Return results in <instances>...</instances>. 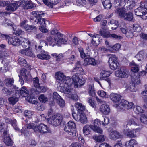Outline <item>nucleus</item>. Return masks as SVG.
Listing matches in <instances>:
<instances>
[{"label":"nucleus","mask_w":147,"mask_h":147,"mask_svg":"<svg viewBox=\"0 0 147 147\" xmlns=\"http://www.w3.org/2000/svg\"><path fill=\"white\" fill-rule=\"evenodd\" d=\"M32 14L36 18L37 20L36 23H38L40 24V26H46L47 24H50V22L48 20L41 18L44 14L43 12L33 11Z\"/></svg>","instance_id":"nucleus-1"},{"label":"nucleus","mask_w":147,"mask_h":147,"mask_svg":"<svg viewBox=\"0 0 147 147\" xmlns=\"http://www.w3.org/2000/svg\"><path fill=\"white\" fill-rule=\"evenodd\" d=\"M76 125L74 122L70 121L68 122L64 128V130L67 132L69 137L72 138L76 136Z\"/></svg>","instance_id":"nucleus-2"},{"label":"nucleus","mask_w":147,"mask_h":147,"mask_svg":"<svg viewBox=\"0 0 147 147\" xmlns=\"http://www.w3.org/2000/svg\"><path fill=\"white\" fill-rule=\"evenodd\" d=\"M0 36L6 39L9 45L12 44L13 46H18L21 43L20 37L19 38L17 37H11L9 35L1 33L0 34Z\"/></svg>","instance_id":"nucleus-3"},{"label":"nucleus","mask_w":147,"mask_h":147,"mask_svg":"<svg viewBox=\"0 0 147 147\" xmlns=\"http://www.w3.org/2000/svg\"><path fill=\"white\" fill-rule=\"evenodd\" d=\"M62 116L58 114L53 115L48 119V123L51 125L57 126L59 125L62 120Z\"/></svg>","instance_id":"nucleus-4"},{"label":"nucleus","mask_w":147,"mask_h":147,"mask_svg":"<svg viewBox=\"0 0 147 147\" xmlns=\"http://www.w3.org/2000/svg\"><path fill=\"white\" fill-rule=\"evenodd\" d=\"M18 91L17 92V97H20L21 96L23 97H26L27 96L26 98V100L30 102H31L32 100V98L30 97V96H28L29 95V92L27 88L25 86H23L20 89V91L18 90V88H17Z\"/></svg>","instance_id":"nucleus-5"},{"label":"nucleus","mask_w":147,"mask_h":147,"mask_svg":"<svg viewBox=\"0 0 147 147\" xmlns=\"http://www.w3.org/2000/svg\"><path fill=\"white\" fill-rule=\"evenodd\" d=\"M72 116L74 119L77 121H80L82 123H86L87 119L85 114L83 113H78L77 115L74 111H72Z\"/></svg>","instance_id":"nucleus-6"},{"label":"nucleus","mask_w":147,"mask_h":147,"mask_svg":"<svg viewBox=\"0 0 147 147\" xmlns=\"http://www.w3.org/2000/svg\"><path fill=\"white\" fill-rule=\"evenodd\" d=\"M39 81V79L37 77L34 78L33 79L34 86L36 88L35 91L38 93L45 92L46 90V88L44 87L40 86Z\"/></svg>","instance_id":"nucleus-7"},{"label":"nucleus","mask_w":147,"mask_h":147,"mask_svg":"<svg viewBox=\"0 0 147 147\" xmlns=\"http://www.w3.org/2000/svg\"><path fill=\"white\" fill-rule=\"evenodd\" d=\"M147 12V8L144 3H142L139 7L135 9L134 11L135 14L139 16H142Z\"/></svg>","instance_id":"nucleus-8"},{"label":"nucleus","mask_w":147,"mask_h":147,"mask_svg":"<svg viewBox=\"0 0 147 147\" xmlns=\"http://www.w3.org/2000/svg\"><path fill=\"white\" fill-rule=\"evenodd\" d=\"M63 84H64V86H63L61 84V87L63 92H64V88L67 89H71L70 87L72 84V81L71 79L68 76L65 77L63 79Z\"/></svg>","instance_id":"nucleus-9"},{"label":"nucleus","mask_w":147,"mask_h":147,"mask_svg":"<svg viewBox=\"0 0 147 147\" xmlns=\"http://www.w3.org/2000/svg\"><path fill=\"white\" fill-rule=\"evenodd\" d=\"M117 58L115 55L110 57L109 60V63L110 68L113 70L117 69L119 64L117 62Z\"/></svg>","instance_id":"nucleus-10"},{"label":"nucleus","mask_w":147,"mask_h":147,"mask_svg":"<svg viewBox=\"0 0 147 147\" xmlns=\"http://www.w3.org/2000/svg\"><path fill=\"white\" fill-rule=\"evenodd\" d=\"M2 137L3 142L6 145L11 146L13 144V141L10 138L8 130L4 131Z\"/></svg>","instance_id":"nucleus-11"},{"label":"nucleus","mask_w":147,"mask_h":147,"mask_svg":"<svg viewBox=\"0 0 147 147\" xmlns=\"http://www.w3.org/2000/svg\"><path fill=\"white\" fill-rule=\"evenodd\" d=\"M93 125H92V130L97 133L102 134L103 131L99 127L101 125L100 121L98 119H96L93 122Z\"/></svg>","instance_id":"nucleus-12"},{"label":"nucleus","mask_w":147,"mask_h":147,"mask_svg":"<svg viewBox=\"0 0 147 147\" xmlns=\"http://www.w3.org/2000/svg\"><path fill=\"white\" fill-rule=\"evenodd\" d=\"M36 132H39L42 133H45L49 132V129L47 126L43 123H41L37 126V128L35 129Z\"/></svg>","instance_id":"nucleus-13"},{"label":"nucleus","mask_w":147,"mask_h":147,"mask_svg":"<svg viewBox=\"0 0 147 147\" xmlns=\"http://www.w3.org/2000/svg\"><path fill=\"white\" fill-rule=\"evenodd\" d=\"M17 89H18L16 86H13L11 88L10 90H9L6 88H4L2 89V92L4 93L6 96H9L11 94H13V93H15V94L16 96L17 95V93L18 90Z\"/></svg>","instance_id":"nucleus-14"},{"label":"nucleus","mask_w":147,"mask_h":147,"mask_svg":"<svg viewBox=\"0 0 147 147\" xmlns=\"http://www.w3.org/2000/svg\"><path fill=\"white\" fill-rule=\"evenodd\" d=\"M121 109L125 110L129 109L133 106L134 104L131 102H129L127 100H122L119 104Z\"/></svg>","instance_id":"nucleus-15"},{"label":"nucleus","mask_w":147,"mask_h":147,"mask_svg":"<svg viewBox=\"0 0 147 147\" xmlns=\"http://www.w3.org/2000/svg\"><path fill=\"white\" fill-rule=\"evenodd\" d=\"M115 76L121 78H127L129 75L127 70L125 69L121 68L119 70L115 72Z\"/></svg>","instance_id":"nucleus-16"},{"label":"nucleus","mask_w":147,"mask_h":147,"mask_svg":"<svg viewBox=\"0 0 147 147\" xmlns=\"http://www.w3.org/2000/svg\"><path fill=\"white\" fill-rule=\"evenodd\" d=\"M19 53L22 54L26 56L33 57H35V55L32 48L30 47L26 49L20 50Z\"/></svg>","instance_id":"nucleus-17"},{"label":"nucleus","mask_w":147,"mask_h":147,"mask_svg":"<svg viewBox=\"0 0 147 147\" xmlns=\"http://www.w3.org/2000/svg\"><path fill=\"white\" fill-rule=\"evenodd\" d=\"M72 81L75 88L78 87V85L80 86L83 84V83H82V79L80 78L78 75L73 76Z\"/></svg>","instance_id":"nucleus-18"},{"label":"nucleus","mask_w":147,"mask_h":147,"mask_svg":"<svg viewBox=\"0 0 147 147\" xmlns=\"http://www.w3.org/2000/svg\"><path fill=\"white\" fill-rule=\"evenodd\" d=\"M64 93L67 94V97L75 101L78 100V97L76 94H72L71 89H68V90H67V89L64 88Z\"/></svg>","instance_id":"nucleus-19"},{"label":"nucleus","mask_w":147,"mask_h":147,"mask_svg":"<svg viewBox=\"0 0 147 147\" xmlns=\"http://www.w3.org/2000/svg\"><path fill=\"white\" fill-rule=\"evenodd\" d=\"M100 111L103 114L107 115L110 112L109 106L106 104H102L99 108Z\"/></svg>","instance_id":"nucleus-20"},{"label":"nucleus","mask_w":147,"mask_h":147,"mask_svg":"<svg viewBox=\"0 0 147 147\" xmlns=\"http://www.w3.org/2000/svg\"><path fill=\"white\" fill-rule=\"evenodd\" d=\"M57 36H55L54 38L53 39L51 36L47 37V42L46 44H47V45H49L52 46H54L55 45H57Z\"/></svg>","instance_id":"nucleus-21"},{"label":"nucleus","mask_w":147,"mask_h":147,"mask_svg":"<svg viewBox=\"0 0 147 147\" xmlns=\"http://www.w3.org/2000/svg\"><path fill=\"white\" fill-rule=\"evenodd\" d=\"M22 5L23 4V6L25 9L32 8L36 6L35 4H33L32 2L29 1H25L23 0L22 1Z\"/></svg>","instance_id":"nucleus-22"},{"label":"nucleus","mask_w":147,"mask_h":147,"mask_svg":"<svg viewBox=\"0 0 147 147\" xmlns=\"http://www.w3.org/2000/svg\"><path fill=\"white\" fill-rule=\"evenodd\" d=\"M110 98L114 102H118L121 100V96L119 94L112 93L110 94Z\"/></svg>","instance_id":"nucleus-23"},{"label":"nucleus","mask_w":147,"mask_h":147,"mask_svg":"<svg viewBox=\"0 0 147 147\" xmlns=\"http://www.w3.org/2000/svg\"><path fill=\"white\" fill-rule=\"evenodd\" d=\"M84 65L85 66L91 65L95 66L96 64L95 59L92 58H86L84 59Z\"/></svg>","instance_id":"nucleus-24"},{"label":"nucleus","mask_w":147,"mask_h":147,"mask_svg":"<svg viewBox=\"0 0 147 147\" xmlns=\"http://www.w3.org/2000/svg\"><path fill=\"white\" fill-rule=\"evenodd\" d=\"M140 122L138 119L134 117L130 119L128 121L127 124L126 125V127H127V125H131L139 126L140 125Z\"/></svg>","instance_id":"nucleus-25"},{"label":"nucleus","mask_w":147,"mask_h":147,"mask_svg":"<svg viewBox=\"0 0 147 147\" xmlns=\"http://www.w3.org/2000/svg\"><path fill=\"white\" fill-rule=\"evenodd\" d=\"M110 138L113 140H116L121 138V135L119 133L116 131H112L109 135Z\"/></svg>","instance_id":"nucleus-26"},{"label":"nucleus","mask_w":147,"mask_h":147,"mask_svg":"<svg viewBox=\"0 0 147 147\" xmlns=\"http://www.w3.org/2000/svg\"><path fill=\"white\" fill-rule=\"evenodd\" d=\"M57 45L58 46L60 45L61 44H67V40L62 38L60 34H57Z\"/></svg>","instance_id":"nucleus-27"},{"label":"nucleus","mask_w":147,"mask_h":147,"mask_svg":"<svg viewBox=\"0 0 147 147\" xmlns=\"http://www.w3.org/2000/svg\"><path fill=\"white\" fill-rule=\"evenodd\" d=\"M18 6V5L16 3H11L7 6L6 9L8 11H13L17 9Z\"/></svg>","instance_id":"nucleus-28"},{"label":"nucleus","mask_w":147,"mask_h":147,"mask_svg":"<svg viewBox=\"0 0 147 147\" xmlns=\"http://www.w3.org/2000/svg\"><path fill=\"white\" fill-rule=\"evenodd\" d=\"M125 3V6L127 8L132 9L134 6L135 2L133 0H123Z\"/></svg>","instance_id":"nucleus-29"},{"label":"nucleus","mask_w":147,"mask_h":147,"mask_svg":"<svg viewBox=\"0 0 147 147\" xmlns=\"http://www.w3.org/2000/svg\"><path fill=\"white\" fill-rule=\"evenodd\" d=\"M21 45L23 48L29 47L30 46V43L28 40L24 38L20 37Z\"/></svg>","instance_id":"nucleus-30"},{"label":"nucleus","mask_w":147,"mask_h":147,"mask_svg":"<svg viewBox=\"0 0 147 147\" xmlns=\"http://www.w3.org/2000/svg\"><path fill=\"white\" fill-rule=\"evenodd\" d=\"M92 125H86L83 128V133L86 135H88L90 133L91 130L92 129Z\"/></svg>","instance_id":"nucleus-31"},{"label":"nucleus","mask_w":147,"mask_h":147,"mask_svg":"<svg viewBox=\"0 0 147 147\" xmlns=\"http://www.w3.org/2000/svg\"><path fill=\"white\" fill-rule=\"evenodd\" d=\"M18 62L20 65L24 67H27L28 66V69L30 70L31 68L30 66L27 64V62L25 59L22 58L20 57L19 58Z\"/></svg>","instance_id":"nucleus-32"},{"label":"nucleus","mask_w":147,"mask_h":147,"mask_svg":"<svg viewBox=\"0 0 147 147\" xmlns=\"http://www.w3.org/2000/svg\"><path fill=\"white\" fill-rule=\"evenodd\" d=\"M111 74L110 71H102L100 74V79L101 80H104L105 78L109 76Z\"/></svg>","instance_id":"nucleus-33"},{"label":"nucleus","mask_w":147,"mask_h":147,"mask_svg":"<svg viewBox=\"0 0 147 147\" xmlns=\"http://www.w3.org/2000/svg\"><path fill=\"white\" fill-rule=\"evenodd\" d=\"M74 69L80 72V74H85L83 69L81 67V63L80 61H78L76 63Z\"/></svg>","instance_id":"nucleus-34"},{"label":"nucleus","mask_w":147,"mask_h":147,"mask_svg":"<svg viewBox=\"0 0 147 147\" xmlns=\"http://www.w3.org/2000/svg\"><path fill=\"white\" fill-rule=\"evenodd\" d=\"M137 142L134 139H131L129 141L126 142L125 146L126 147H134V145H137Z\"/></svg>","instance_id":"nucleus-35"},{"label":"nucleus","mask_w":147,"mask_h":147,"mask_svg":"<svg viewBox=\"0 0 147 147\" xmlns=\"http://www.w3.org/2000/svg\"><path fill=\"white\" fill-rule=\"evenodd\" d=\"M105 137L103 135H99L98 136H94L93 139L98 142L104 141L105 140Z\"/></svg>","instance_id":"nucleus-36"},{"label":"nucleus","mask_w":147,"mask_h":147,"mask_svg":"<svg viewBox=\"0 0 147 147\" xmlns=\"http://www.w3.org/2000/svg\"><path fill=\"white\" fill-rule=\"evenodd\" d=\"M14 80L13 78H8L5 80V83L7 86H11L13 84Z\"/></svg>","instance_id":"nucleus-37"},{"label":"nucleus","mask_w":147,"mask_h":147,"mask_svg":"<svg viewBox=\"0 0 147 147\" xmlns=\"http://www.w3.org/2000/svg\"><path fill=\"white\" fill-rule=\"evenodd\" d=\"M123 17L124 20L128 21L132 20L133 18V14L131 13H125Z\"/></svg>","instance_id":"nucleus-38"},{"label":"nucleus","mask_w":147,"mask_h":147,"mask_svg":"<svg viewBox=\"0 0 147 147\" xmlns=\"http://www.w3.org/2000/svg\"><path fill=\"white\" fill-rule=\"evenodd\" d=\"M103 4L105 8L107 9L111 8L112 6L110 0H105Z\"/></svg>","instance_id":"nucleus-39"},{"label":"nucleus","mask_w":147,"mask_h":147,"mask_svg":"<svg viewBox=\"0 0 147 147\" xmlns=\"http://www.w3.org/2000/svg\"><path fill=\"white\" fill-rule=\"evenodd\" d=\"M65 76L63 73L59 72H57L56 73L55 77L59 80H61L62 82L63 79L65 78Z\"/></svg>","instance_id":"nucleus-40"},{"label":"nucleus","mask_w":147,"mask_h":147,"mask_svg":"<svg viewBox=\"0 0 147 147\" xmlns=\"http://www.w3.org/2000/svg\"><path fill=\"white\" fill-rule=\"evenodd\" d=\"M144 55V51H141L136 55L135 57L139 61H140L143 59Z\"/></svg>","instance_id":"nucleus-41"},{"label":"nucleus","mask_w":147,"mask_h":147,"mask_svg":"<svg viewBox=\"0 0 147 147\" xmlns=\"http://www.w3.org/2000/svg\"><path fill=\"white\" fill-rule=\"evenodd\" d=\"M109 25L110 24L113 25L114 26H115V27H111V28L113 30H115L117 27L118 25V22L113 19H112L110 21V22H109Z\"/></svg>","instance_id":"nucleus-42"},{"label":"nucleus","mask_w":147,"mask_h":147,"mask_svg":"<svg viewBox=\"0 0 147 147\" xmlns=\"http://www.w3.org/2000/svg\"><path fill=\"white\" fill-rule=\"evenodd\" d=\"M125 35L127 37L130 38H132L133 36V33L132 28V27H130L128 28Z\"/></svg>","instance_id":"nucleus-43"},{"label":"nucleus","mask_w":147,"mask_h":147,"mask_svg":"<svg viewBox=\"0 0 147 147\" xmlns=\"http://www.w3.org/2000/svg\"><path fill=\"white\" fill-rule=\"evenodd\" d=\"M29 74V72L27 71V70L24 68L22 69L21 70L20 74L22 76L25 77V78H24L25 80H27Z\"/></svg>","instance_id":"nucleus-44"},{"label":"nucleus","mask_w":147,"mask_h":147,"mask_svg":"<svg viewBox=\"0 0 147 147\" xmlns=\"http://www.w3.org/2000/svg\"><path fill=\"white\" fill-rule=\"evenodd\" d=\"M115 13L118 14L120 17H123L125 14V11L121 8H117L115 11Z\"/></svg>","instance_id":"nucleus-45"},{"label":"nucleus","mask_w":147,"mask_h":147,"mask_svg":"<svg viewBox=\"0 0 147 147\" xmlns=\"http://www.w3.org/2000/svg\"><path fill=\"white\" fill-rule=\"evenodd\" d=\"M18 100V98L16 96L11 97L8 98V101L10 104H15Z\"/></svg>","instance_id":"nucleus-46"},{"label":"nucleus","mask_w":147,"mask_h":147,"mask_svg":"<svg viewBox=\"0 0 147 147\" xmlns=\"http://www.w3.org/2000/svg\"><path fill=\"white\" fill-rule=\"evenodd\" d=\"M37 57L39 59H47L50 58V56L48 54L45 53H41L37 55Z\"/></svg>","instance_id":"nucleus-47"},{"label":"nucleus","mask_w":147,"mask_h":147,"mask_svg":"<svg viewBox=\"0 0 147 147\" xmlns=\"http://www.w3.org/2000/svg\"><path fill=\"white\" fill-rule=\"evenodd\" d=\"M75 107L79 110L82 111L84 110L85 107L81 103L77 102L75 104Z\"/></svg>","instance_id":"nucleus-48"},{"label":"nucleus","mask_w":147,"mask_h":147,"mask_svg":"<svg viewBox=\"0 0 147 147\" xmlns=\"http://www.w3.org/2000/svg\"><path fill=\"white\" fill-rule=\"evenodd\" d=\"M132 82L138 85L140 83V76L137 75L136 76H134L132 79Z\"/></svg>","instance_id":"nucleus-49"},{"label":"nucleus","mask_w":147,"mask_h":147,"mask_svg":"<svg viewBox=\"0 0 147 147\" xmlns=\"http://www.w3.org/2000/svg\"><path fill=\"white\" fill-rule=\"evenodd\" d=\"M88 92L89 95L92 97L95 96L96 95L95 90L94 87L92 86L89 87Z\"/></svg>","instance_id":"nucleus-50"},{"label":"nucleus","mask_w":147,"mask_h":147,"mask_svg":"<svg viewBox=\"0 0 147 147\" xmlns=\"http://www.w3.org/2000/svg\"><path fill=\"white\" fill-rule=\"evenodd\" d=\"M88 102L89 104L95 110L96 109V106L94 100H93L92 98H89L88 99Z\"/></svg>","instance_id":"nucleus-51"},{"label":"nucleus","mask_w":147,"mask_h":147,"mask_svg":"<svg viewBox=\"0 0 147 147\" xmlns=\"http://www.w3.org/2000/svg\"><path fill=\"white\" fill-rule=\"evenodd\" d=\"M134 112L137 114H139L140 113H143L144 111L139 106H137L134 109Z\"/></svg>","instance_id":"nucleus-52"},{"label":"nucleus","mask_w":147,"mask_h":147,"mask_svg":"<svg viewBox=\"0 0 147 147\" xmlns=\"http://www.w3.org/2000/svg\"><path fill=\"white\" fill-rule=\"evenodd\" d=\"M131 70L133 72H138L139 70V67H138V65L135 63H133Z\"/></svg>","instance_id":"nucleus-53"},{"label":"nucleus","mask_w":147,"mask_h":147,"mask_svg":"<svg viewBox=\"0 0 147 147\" xmlns=\"http://www.w3.org/2000/svg\"><path fill=\"white\" fill-rule=\"evenodd\" d=\"M140 120V121L141 122L147 124V116L145 114L142 115Z\"/></svg>","instance_id":"nucleus-54"},{"label":"nucleus","mask_w":147,"mask_h":147,"mask_svg":"<svg viewBox=\"0 0 147 147\" xmlns=\"http://www.w3.org/2000/svg\"><path fill=\"white\" fill-rule=\"evenodd\" d=\"M101 36L107 38L110 36V35L108 32L105 30H101L100 31Z\"/></svg>","instance_id":"nucleus-55"},{"label":"nucleus","mask_w":147,"mask_h":147,"mask_svg":"<svg viewBox=\"0 0 147 147\" xmlns=\"http://www.w3.org/2000/svg\"><path fill=\"white\" fill-rule=\"evenodd\" d=\"M135 84L132 82V83L130 84V85L128 86L127 88L132 92H136V90L135 87Z\"/></svg>","instance_id":"nucleus-56"},{"label":"nucleus","mask_w":147,"mask_h":147,"mask_svg":"<svg viewBox=\"0 0 147 147\" xmlns=\"http://www.w3.org/2000/svg\"><path fill=\"white\" fill-rule=\"evenodd\" d=\"M38 99L41 102L45 103L48 100L47 98L44 95H41L39 97Z\"/></svg>","instance_id":"nucleus-57"},{"label":"nucleus","mask_w":147,"mask_h":147,"mask_svg":"<svg viewBox=\"0 0 147 147\" xmlns=\"http://www.w3.org/2000/svg\"><path fill=\"white\" fill-rule=\"evenodd\" d=\"M24 115L26 117L30 118L33 115V113L30 110H26L24 112Z\"/></svg>","instance_id":"nucleus-58"},{"label":"nucleus","mask_w":147,"mask_h":147,"mask_svg":"<svg viewBox=\"0 0 147 147\" xmlns=\"http://www.w3.org/2000/svg\"><path fill=\"white\" fill-rule=\"evenodd\" d=\"M57 102L59 105L61 107H63L65 105V102L61 97L59 98Z\"/></svg>","instance_id":"nucleus-59"},{"label":"nucleus","mask_w":147,"mask_h":147,"mask_svg":"<svg viewBox=\"0 0 147 147\" xmlns=\"http://www.w3.org/2000/svg\"><path fill=\"white\" fill-rule=\"evenodd\" d=\"M81 41V40L78 39L76 37H74L72 40V44L73 45H76L79 44V42Z\"/></svg>","instance_id":"nucleus-60"},{"label":"nucleus","mask_w":147,"mask_h":147,"mask_svg":"<svg viewBox=\"0 0 147 147\" xmlns=\"http://www.w3.org/2000/svg\"><path fill=\"white\" fill-rule=\"evenodd\" d=\"M37 126L36 125L33 123H29L27 126V128L30 129H32L35 132V128H37Z\"/></svg>","instance_id":"nucleus-61"},{"label":"nucleus","mask_w":147,"mask_h":147,"mask_svg":"<svg viewBox=\"0 0 147 147\" xmlns=\"http://www.w3.org/2000/svg\"><path fill=\"white\" fill-rule=\"evenodd\" d=\"M133 30L134 32H139L141 30V28L138 24H135L133 25L132 30Z\"/></svg>","instance_id":"nucleus-62"},{"label":"nucleus","mask_w":147,"mask_h":147,"mask_svg":"<svg viewBox=\"0 0 147 147\" xmlns=\"http://www.w3.org/2000/svg\"><path fill=\"white\" fill-rule=\"evenodd\" d=\"M103 16L102 15L100 14L94 18L93 20L95 22H100L103 19Z\"/></svg>","instance_id":"nucleus-63"},{"label":"nucleus","mask_w":147,"mask_h":147,"mask_svg":"<svg viewBox=\"0 0 147 147\" xmlns=\"http://www.w3.org/2000/svg\"><path fill=\"white\" fill-rule=\"evenodd\" d=\"M13 33L16 35L18 36L24 34V32L19 29H18L16 30H15L13 32Z\"/></svg>","instance_id":"nucleus-64"}]
</instances>
